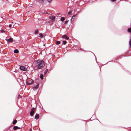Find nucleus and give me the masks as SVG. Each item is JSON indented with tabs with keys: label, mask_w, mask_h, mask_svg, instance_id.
<instances>
[{
	"label": "nucleus",
	"mask_w": 131,
	"mask_h": 131,
	"mask_svg": "<svg viewBox=\"0 0 131 131\" xmlns=\"http://www.w3.org/2000/svg\"><path fill=\"white\" fill-rule=\"evenodd\" d=\"M76 16L75 15H73L71 19V21H72V19H74L75 18V16Z\"/></svg>",
	"instance_id": "12"
},
{
	"label": "nucleus",
	"mask_w": 131,
	"mask_h": 131,
	"mask_svg": "<svg viewBox=\"0 0 131 131\" xmlns=\"http://www.w3.org/2000/svg\"><path fill=\"white\" fill-rule=\"evenodd\" d=\"M18 129H20V127H18V128H17Z\"/></svg>",
	"instance_id": "31"
},
{
	"label": "nucleus",
	"mask_w": 131,
	"mask_h": 131,
	"mask_svg": "<svg viewBox=\"0 0 131 131\" xmlns=\"http://www.w3.org/2000/svg\"><path fill=\"white\" fill-rule=\"evenodd\" d=\"M35 34L36 35L38 33V29L36 30H35Z\"/></svg>",
	"instance_id": "22"
},
{
	"label": "nucleus",
	"mask_w": 131,
	"mask_h": 131,
	"mask_svg": "<svg viewBox=\"0 0 131 131\" xmlns=\"http://www.w3.org/2000/svg\"><path fill=\"white\" fill-rule=\"evenodd\" d=\"M20 70L23 71H27V69L23 66H21L20 67Z\"/></svg>",
	"instance_id": "4"
},
{
	"label": "nucleus",
	"mask_w": 131,
	"mask_h": 131,
	"mask_svg": "<svg viewBox=\"0 0 131 131\" xmlns=\"http://www.w3.org/2000/svg\"><path fill=\"white\" fill-rule=\"evenodd\" d=\"M12 26V25H11V24H9V27L10 28Z\"/></svg>",
	"instance_id": "29"
},
{
	"label": "nucleus",
	"mask_w": 131,
	"mask_h": 131,
	"mask_svg": "<svg viewBox=\"0 0 131 131\" xmlns=\"http://www.w3.org/2000/svg\"><path fill=\"white\" fill-rule=\"evenodd\" d=\"M30 131H31V129H30Z\"/></svg>",
	"instance_id": "37"
},
{
	"label": "nucleus",
	"mask_w": 131,
	"mask_h": 131,
	"mask_svg": "<svg viewBox=\"0 0 131 131\" xmlns=\"http://www.w3.org/2000/svg\"><path fill=\"white\" fill-rule=\"evenodd\" d=\"M20 95H18V98L19 99V97H20Z\"/></svg>",
	"instance_id": "28"
},
{
	"label": "nucleus",
	"mask_w": 131,
	"mask_h": 131,
	"mask_svg": "<svg viewBox=\"0 0 131 131\" xmlns=\"http://www.w3.org/2000/svg\"><path fill=\"white\" fill-rule=\"evenodd\" d=\"M52 0H42V1L43 2H44L46 1H47L48 2H50Z\"/></svg>",
	"instance_id": "16"
},
{
	"label": "nucleus",
	"mask_w": 131,
	"mask_h": 131,
	"mask_svg": "<svg viewBox=\"0 0 131 131\" xmlns=\"http://www.w3.org/2000/svg\"><path fill=\"white\" fill-rule=\"evenodd\" d=\"M35 109V108L34 107H32L31 108V111L30 113V114L31 115V116H33Z\"/></svg>",
	"instance_id": "2"
},
{
	"label": "nucleus",
	"mask_w": 131,
	"mask_h": 131,
	"mask_svg": "<svg viewBox=\"0 0 131 131\" xmlns=\"http://www.w3.org/2000/svg\"><path fill=\"white\" fill-rule=\"evenodd\" d=\"M55 18V17L54 16H49V18L50 19L52 20H54Z\"/></svg>",
	"instance_id": "7"
},
{
	"label": "nucleus",
	"mask_w": 131,
	"mask_h": 131,
	"mask_svg": "<svg viewBox=\"0 0 131 131\" xmlns=\"http://www.w3.org/2000/svg\"><path fill=\"white\" fill-rule=\"evenodd\" d=\"M62 38H64L66 40H68L69 39V37L66 35H64L62 37Z\"/></svg>",
	"instance_id": "6"
},
{
	"label": "nucleus",
	"mask_w": 131,
	"mask_h": 131,
	"mask_svg": "<svg viewBox=\"0 0 131 131\" xmlns=\"http://www.w3.org/2000/svg\"><path fill=\"white\" fill-rule=\"evenodd\" d=\"M72 13V11H70L68 12V14H70Z\"/></svg>",
	"instance_id": "26"
},
{
	"label": "nucleus",
	"mask_w": 131,
	"mask_h": 131,
	"mask_svg": "<svg viewBox=\"0 0 131 131\" xmlns=\"http://www.w3.org/2000/svg\"><path fill=\"white\" fill-rule=\"evenodd\" d=\"M65 20V18L64 17H62L61 18V21H63Z\"/></svg>",
	"instance_id": "20"
},
{
	"label": "nucleus",
	"mask_w": 131,
	"mask_h": 131,
	"mask_svg": "<svg viewBox=\"0 0 131 131\" xmlns=\"http://www.w3.org/2000/svg\"><path fill=\"white\" fill-rule=\"evenodd\" d=\"M17 121L16 119H15L13 121V124H16L17 123Z\"/></svg>",
	"instance_id": "17"
},
{
	"label": "nucleus",
	"mask_w": 131,
	"mask_h": 131,
	"mask_svg": "<svg viewBox=\"0 0 131 131\" xmlns=\"http://www.w3.org/2000/svg\"><path fill=\"white\" fill-rule=\"evenodd\" d=\"M34 81L31 79L30 81H29L26 82L27 84L28 85H30L33 83Z\"/></svg>",
	"instance_id": "3"
},
{
	"label": "nucleus",
	"mask_w": 131,
	"mask_h": 131,
	"mask_svg": "<svg viewBox=\"0 0 131 131\" xmlns=\"http://www.w3.org/2000/svg\"><path fill=\"white\" fill-rule=\"evenodd\" d=\"M39 37L41 38H42L43 37V36L42 33H40L39 35Z\"/></svg>",
	"instance_id": "10"
},
{
	"label": "nucleus",
	"mask_w": 131,
	"mask_h": 131,
	"mask_svg": "<svg viewBox=\"0 0 131 131\" xmlns=\"http://www.w3.org/2000/svg\"><path fill=\"white\" fill-rule=\"evenodd\" d=\"M39 114L37 113L35 115V118L37 120L39 118Z\"/></svg>",
	"instance_id": "5"
},
{
	"label": "nucleus",
	"mask_w": 131,
	"mask_h": 131,
	"mask_svg": "<svg viewBox=\"0 0 131 131\" xmlns=\"http://www.w3.org/2000/svg\"><path fill=\"white\" fill-rule=\"evenodd\" d=\"M40 78L41 80H42L43 78V75L41 74L40 75Z\"/></svg>",
	"instance_id": "21"
},
{
	"label": "nucleus",
	"mask_w": 131,
	"mask_h": 131,
	"mask_svg": "<svg viewBox=\"0 0 131 131\" xmlns=\"http://www.w3.org/2000/svg\"><path fill=\"white\" fill-rule=\"evenodd\" d=\"M36 63H38L37 65V68L39 69H41L44 67L45 65V63L42 60H41L40 61L39 60H37Z\"/></svg>",
	"instance_id": "1"
},
{
	"label": "nucleus",
	"mask_w": 131,
	"mask_h": 131,
	"mask_svg": "<svg viewBox=\"0 0 131 131\" xmlns=\"http://www.w3.org/2000/svg\"><path fill=\"white\" fill-rule=\"evenodd\" d=\"M63 45H65L66 44V43L67 42V41H63Z\"/></svg>",
	"instance_id": "24"
},
{
	"label": "nucleus",
	"mask_w": 131,
	"mask_h": 131,
	"mask_svg": "<svg viewBox=\"0 0 131 131\" xmlns=\"http://www.w3.org/2000/svg\"><path fill=\"white\" fill-rule=\"evenodd\" d=\"M14 53H17L19 51L17 49H16L14 50Z\"/></svg>",
	"instance_id": "13"
},
{
	"label": "nucleus",
	"mask_w": 131,
	"mask_h": 131,
	"mask_svg": "<svg viewBox=\"0 0 131 131\" xmlns=\"http://www.w3.org/2000/svg\"><path fill=\"white\" fill-rule=\"evenodd\" d=\"M111 2H115V1H116V0H111Z\"/></svg>",
	"instance_id": "30"
},
{
	"label": "nucleus",
	"mask_w": 131,
	"mask_h": 131,
	"mask_svg": "<svg viewBox=\"0 0 131 131\" xmlns=\"http://www.w3.org/2000/svg\"><path fill=\"white\" fill-rule=\"evenodd\" d=\"M97 120H98V119H95V120L97 121Z\"/></svg>",
	"instance_id": "32"
},
{
	"label": "nucleus",
	"mask_w": 131,
	"mask_h": 131,
	"mask_svg": "<svg viewBox=\"0 0 131 131\" xmlns=\"http://www.w3.org/2000/svg\"><path fill=\"white\" fill-rule=\"evenodd\" d=\"M48 71V69H46L44 73V75H45L46 74V73H47V72Z\"/></svg>",
	"instance_id": "14"
},
{
	"label": "nucleus",
	"mask_w": 131,
	"mask_h": 131,
	"mask_svg": "<svg viewBox=\"0 0 131 131\" xmlns=\"http://www.w3.org/2000/svg\"><path fill=\"white\" fill-rule=\"evenodd\" d=\"M68 23V21H64V23L65 24H67Z\"/></svg>",
	"instance_id": "27"
},
{
	"label": "nucleus",
	"mask_w": 131,
	"mask_h": 131,
	"mask_svg": "<svg viewBox=\"0 0 131 131\" xmlns=\"http://www.w3.org/2000/svg\"><path fill=\"white\" fill-rule=\"evenodd\" d=\"M99 122H100V123H101V122H100V121H99Z\"/></svg>",
	"instance_id": "35"
},
{
	"label": "nucleus",
	"mask_w": 131,
	"mask_h": 131,
	"mask_svg": "<svg viewBox=\"0 0 131 131\" xmlns=\"http://www.w3.org/2000/svg\"><path fill=\"white\" fill-rule=\"evenodd\" d=\"M128 53L131 55V50H129L128 51Z\"/></svg>",
	"instance_id": "25"
},
{
	"label": "nucleus",
	"mask_w": 131,
	"mask_h": 131,
	"mask_svg": "<svg viewBox=\"0 0 131 131\" xmlns=\"http://www.w3.org/2000/svg\"><path fill=\"white\" fill-rule=\"evenodd\" d=\"M45 44H43V46H45Z\"/></svg>",
	"instance_id": "36"
},
{
	"label": "nucleus",
	"mask_w": 131,
	"mask_h": 131,
	"mask_svg": "<svg viewBox=\"0 0 131 131\" xmlns=\"http://www.w3.org/2000/svg\"><path fill=\"white\" fill-rule=\"evenodd\" d=\"M13 39L11 38H10L7 40V41L9 42H12L13 41Z\"/></svg>",
	"instance_id": "8"
},
{
	"label": "nucleus",
	"mask_w": 131,
	"mask_h": 131,
	"mask_svg": "<svg viewBox=\"0 0 131 131\" xmlns=\"http://www.w3.org/2000/svg\"><path fill=\"white\" fill-rule=\"evenodd\" d=\"M108 62H107V63H105V64H106L107 63H108Z\"/></svg>",
	"instance_id": "33"
},
{
	"label": "nucleus",
	"mask_w": 131,
	"mask_h": 131,
	"mask_svg": "<svg viewBox=\"0 0 131 131\" xmlns=\"http://www.w3.org/2000/svg\"><path fill=\"white\" fill-rule=\"evenodd\" d=\"M129 48H130L131 47V39H130V40L129 41Z\"/></svg>",
	"instance_id": "15"
},
{
	"label": "nucleus",
	"mask_w": 131,
	"mask_h": 131,
	"mask_svg": "<svg viewBox=\"0 0 131 131\" xmlns=\"http://www.w3.org/2000/svg\"><path fill=\"white\" fill-rule=\"evenodd\" d=\"M60 43V42L59 41H57L56 42V44L57 45H59Z\"/></svg>",
	"instance_id": "23"
},
{
	"label": "nucleus",
	"mask_w": 131,
	"mask_h": 131,
	"mask_svg": "<svg viewBox=\"0 0 131 131\" xmlns=\"http://www.w3.org/2000/svg\"><path fill=\"white\" fill-rule=\"evenodd\" d=\"M17 128H18V126H15L13 127V129L14 130H16L18 129Z\"/></svg>",
	"instance_id": "18"
},
{
	"label": "nucleus",
	"mask_w": 131,
	"mask_h": 131,
	"mask_svg": "<svg viewBox=\"0 0 131 131\" xmlns=\"http://www.w3.org/2000/svg\"><path fill=\"white\" fill-rule=\"evenodd\" d=\"M126 72L127 73L129 74H130L131 75V72L127 70L126 71Z\"/></svg>",
	"instance_id": "19"
},
{
	"label": "nucleus",
	"mask_w": 131,
	"mask_h": 131,
	"mask_svg": "<svg viewBox=\"0 0 131 131\" xmlns=\"http://www.w3.org/2000/svg\"><path fill=\"white\" fill-rule=\"evenodd\" d=\"M39 84V83L35 87H34L33 88L37 89L38 88Z\"/></svg>",
	"instance_id": "9"
},
{
	"label": "nucleus",
	"mask_w": 131,
	"mask_h": 131,
	"mask_svg": "<svg viewBox=\"0 0 131 131\" xmlns=\"http://www.w3.org/2000/svg\"><path fill=\"white\" fill-rule=\"evenodd\" d=\"M101 71V68H100V71Z\"/></svg>",
	"instance_id": "34"
},
{
	"label": "nucleus",
	"mask_w": 131,
	"mask_h": 131,
	"mask_svg": "<svg viewBox=\"0 0 131 131\" xmlns=\"http://www.w3.org/2000/svg\"><path fill=\"white\" fill-rule=\"evenodd\" d=\"M127 31L131 33V28H129L128 29Z\"/></svg>",
	"instance_id": "11"
}]
</instances>
